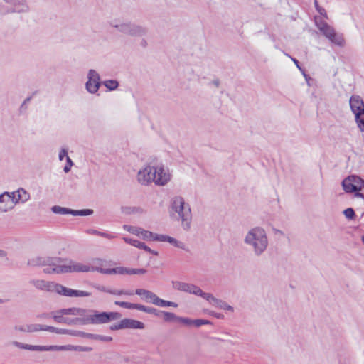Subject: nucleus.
I'll use <instances>...</instances> for the list:
<instances>
[{
  "instance_id": "obj_1",
  "label": "nucleus",
  "mask_w": 364,
  "mask_h": 364,
  "mask_svg": "<svg viewBox=\"0 0 364 364\" xmlns=\"http://www.w3.org/2000/svg\"><path fill=\"white\" fill-rule=\"evenodd\" d=\"M138 181L142 185L154 182L155 185L164 186L171 179V173L162 164L147 165L138 172Z\"/></svg>"
},
{
  "instance_id": "obj_2",
  "label": "nucleus",
  "mask_w": 364,
  "mask_h": 364,
  "mask_svg": "<svg viewBox=\"0 0 364 364\" xmlns=\"http://www.w3.org/2000/svg\"><path fill=\"white\" fill-rule=\"evenodd\" d=\"M78 325H99L105 324L111 321L121 318L122 314L119 312H100L94 309L77 308L75 312Z\"/></svg>"
},
{
  "instance_id": "obj_3",
  "label": "nucleus",
  "mask_w": 364,
  "mask_h": 364,
  "mask_svg": "<svg viewBox=\"0 0 364 364\" xmlns=\"http://www.w3.org/2000/svg\"><path fill=\"white\" fill-rule=\"evenodd\" d=\"M244 242L251 248L255 256L259 257L268 247L267 233L262 228L255 227L246 233Z\"/></svg>"
},
{
  "instance_id": "obj_4",
  "label": "nucleus",
  "mask_w": 364,
  "mask_h": 364,
  "mask_svg": "<svg viewBox=\"0 0 364 364\" xmlns=\"http://www.w3.org/2000/svg\"><path fill=\"white\" fill-rule=\"evenodd\" d=\"M171 213L175 215L178 220L181 221V226L184 230L191 228L192 213L191 206L185 202L183 197L176 196L171 200Z\"/></svg>"
},
{
  "instance_id": "obj_5",
  "label": "nucleus",
  "mask_w": 364,
  "mask_h": 364,
  "mask_svg": "<svg viewBox=\"0 0 364 364\" xmlns=\"http://www.w3.org/2000/svg\"><path fill=\"white\" fill-rule=\"evenodd\" d=\"M315 24L322 35H323L331 43L339 47L344 46L345 41L342 34L336 33L335 29L326 21H323L321 18H315Z\"/></svg>"
},
{
  "instance_id": "obj_6",
  "label": "nucleus",
  "mask_w": 364,
  "mask_h": 364,
  "mask_svg": "<svg viewBox=\"0 0 364 364\" xmlns=\"http://www.w3.org/2000/svg\"><path fill=\"white\" fill-rule=\"evenodd\" d=\"M350 110L360 132H364V102L360 96L353 95L349 100Z\"/></svg>"
},
{
  "instance_id": "obj_7",
  "label": "nucleus",
  "mask_w": 364,
  "mask_h": 364,
  "mask_svg": "<svg viewBox=\"0 0 364 364\" xmlns=\"http://www.w3.org/2000/svg\"><path fill=\"white\" fill-rule=\"evenodd\" d=\"M341 185L346 193H355L357 197L364 198L363 194L360 193L364 188V179L360 176L350 175L343 180Z\"/></svg>"
},
{
  "instance_id": "obj_8",
  "label": "nucleus",
  "mask_w": 364,
  "mask_h": 364,
  "mask_svg": "<svg viewBox=\"0 0 364 364\" xmlns=\"http://www.w3.org/2000/svg\"><path fill=\"white\" fill-rule=\"evenodd\" d=\"M110 25L117 29L118 31L131 36L141 37L146 35L148 31L146 27L132 22H122L119 23L112 22Z\"/></svg>"
},
{
  "instance_id": "obj_9",
  "label": "nucleus",
  "mask_w": 364,
  "mask_h": 364,
  "mask_svg": "<svg viewBox=\"0 0 364 364\" xmlns=\"http://www.w3.org/2000/svg\"><path fill=\"white\" fill-rule=\"evenodd\" d=\"M173 288L183 292H187L189 294H192L196 296H201L204 299H205V295L208 293L204 292L202 289L193 284L186 283L179 281H173L172 282Z\"/></svg>"
},
{
  "instance_id": "obj_10",
  "label": "nucleus",
  "mask_w": 364,
  "mask_h": 364,
  "mask_svg": "<svg viewBox=\"0 0 364 364\" xmlns=\"http://www.w3.org/2000/svg\"><path fill=\"white\" fill-rule=\"evenodd\" d=\"M53 292L68 297H85L91 295L88 291L72 289L55 282L53 284Z\"/></svg>"
},
{
  "instance_id": "obj_11",
  "label": "nucleus",
  "mask_w": 364,
  "mask_h": 364,
  "mask_svg": "<svg viewBox=\"0 0 364 364\" xmlns=\"http://www.w3.org/2000/svg\"><path fill=\"white\" fill-rule=\"evenodd\" d=\"M87 80L85 83V89L90 94H96L101 85L99 73L93 69L88 70L87 75Z\"/></svg>"
},
{
  "instance_id": "obj_12",
  "label": "nucleus",
  "mask_w": 364,
  "mask_h": 364,
  "mask_svg": "<svg viewBox=\"0 0 364 364\" xmlns=\"http://www.w3.org/2000/svg\"><path fill=\"white\" fill-rule=\"evenodd\" d=\"M65 273L68 272H90L92 270L87 263H82L74 260H69L64 264Z\"/></svg>"
},
{
  "instance_id": "obj_13",
  "label": "nucleus",
  "mask_w": 364,
  "mask_h": 364,
  "mask_svg": "<svg viewBox=\"0 0 364 364\" xmlns=\"http://www.w3.org/2000/svg\"><path fill=\"white\" fill-rule=\"evenodd\" d=\"M55 261H58V259L50 257L36 256L30 258L27 264L33 267L46 266L47 264H55Z\"/></svg>"
},
{
  "instance_id": "obj_14",
  "label": "nucleus",
  "mask_w": 364,
  "mask_h": 364,
  "mask_svg": "<svg viewBox=\"0 0 364 364\" xmlns=\"http://www.w3.org/2000/svg\"><path fill=\"white\" fill-rule=\"evenodd\" d=\"M205 296V299L211 305L225 311H229L231 312L234 311V308L232 306L229 305L227 302L215 297L212 294L208 293Z\"/></svg>"
},
{
  "instance_id": "obj_15",
  "label": "nucleus",
  "mask_w": 364,
  "mask_h": 364,
  "mask_svg": "<svg viewBox=\"0 0 364 364\" xmlns=\"http://www.w3.org/2000/svg\"><path fill=\"white\" fill-rule=\"evenodd\" d=\"M14 203L10 192L6 191L0 194V209L2 213L13 209L15 206Z\"/></svg>"
},
{
  "instance_id": "obj_16",
  "label": "nucleus",
  "mask_w": 364,
  "mask_h": 364,
  "mask_svg": "<svg viewBox=\"0 0 364 364\" xmlns=\"http://www.w3.org/2000/svg\"><path fill=\"white\" fill-rule=\"evenodd\" d=\"M12 200L14 202V204L21 203H24L30 199V194L24 188H19L17 191L10 192Z\"/></svg>"
},
{
  "instance_id": "obj_17",
  "label": "nucleus",
  "mask_w": 364,
  "mask_h": 364,
  "mask_svg": "<svg viewBox=\"0 0 364 364\" xmlns=\"http://www.w3.org/2000/svg\"><path fill=\"white\" fill-rule=\"evenodd\" d=\"M6 4L12 6L11 12L26 13L29 11L26 0H4Z\"/></svg>"
},
{
  "instance_id": "obj_18",
  "label": "nucleus",
  "mask_w": 364,
  "mask_h": 364,
  "mask_svg": "<svg viewBox=\"0 0 364 364\" xmlns=\"http://www.w3.org/2000/svg\"><path fill=\"white\" fill-rule=\"evenodd\" d=\"M58 259V261H55V264H47L48 267L43 269L44 273L46 274H64V264H61V262L65 260L60 257H54Z\"/></svg>"
},
{
  "instance_id": "obj_19",
  "label": "nucleus",
  "mask_w": 364,
  "mask_h": 364,
  "mask_svg": "<svg viewBox=\"0 0 364 364\" xmlns=\"http://www.w3.org/2000/svg\"><path fill=\"white\" fill-rule=\"evenodd\" d=\"M29 282L38 290L53 292L54 282L43 279H31Z\"/></svg>"
},
{
  "instance_id": "obj_20",
  "label": "nucleus",
  "mask_w": 364,
  "mask_h": 364,
  "mask_svg": "<svg viewBox=\"0 0 364 364\" xmlns=\"http://www.w3.org/2000/svg\"><path fill=\"white\" fill-rule=\"evenodd\" d=\"M123 240L124 241L127 243V244H129L134 247H136L139 249H141V250H145L146 252H148L152 255H158V252L151 250L150 247H149L144 242H140L137 240H134V239H132V238H129V237H123Z\"/></svg>"
},
{
  "instance_id": "obj_21",
  "label": "nucleus",
  "mask_w": 364,
  "mask_h": 364,
  "mask_svg": "<svg viewBox=\"0 0 364 364\" xmlns=\"http://www.w3.org/2000/svg\"><path fill=\"white\" fill-rule=\"evenodd\" d=\"M157 239H159V242H167L171 245H173L174 247H176L185 251H188V249L187 248L184 242L177 240L176 239L172 237L165 235H161Z\"/></svg>"
},
{
  "instance_id": "obj_22",
  "label": "nucleus",
  "mask_w": 364,
  "mask_h": 364,
  "mask_svg": "<svg viewBox=\"0 0 364 364\" xmlns=\"http://www.w3.org/2000/svg\"><path fill=\"white\" fill-rule=\"evenodd\" d=\"M136 294L141 296V299L146 301V302H150L154 304L155 299L157 296L154 292L144 289H137L135 291Z\"/></svg>"
},
{
  "instance_id": "obj_23",
  "label": "nucleus",
  "mask_w": 364,
  "mask_h": 364,
  "mask_svg": "<svg viewBox=\"0 0 364 364\" xmlns=\"http://www.w3.org/2000/svg\"><path fill=\"white\" fill-rule=\"evenodd\" d=\"M123 328H129V329H143L144 328V323L132 319V318H124L122 319Z\"/></svg>"
},
{
  "instance_id": "obj_24",
  "label": "nucleus",
  "mask_w": 364,
  "mask_h": 364,
  "mask_svg": "<svg viewBox=\"0 0 364 364\" xmlns=\"http://www.w3.org/2000/svg\"><path fill=\"white\" fill-rule=\"evenodd\" d=\"M15 330L21 331V332H36L38 331H41V324H26V325H21L16 326Z\"/></svg>"
},
{
  "instance_id": "obj_25",
  "label": "nucleus",
  "mask_w": 364,
  "mask_h": 364,
  "mask_svg": "<svg viewBox=\"0 0 364 364\" xmlns=\"http://www.w3.org/2000/svg\"><path fill=\"white\" fill-rule=\"evenodd\" d=\"M161 235L155 234L151 231L145 230L144 229H141L139 232V236L143 240H149V241H159L157 239Z\"/></svg>"
},
{
  "instance_id": "obj_26",
  "label": "nucleus",
  "mask_w": 364,
  "mask_h": 364,
  "mask_svg": "<svg viewBox=\"0 0 364 364\" xmlns=\"http://www.w3.org/2000/svg\"><path fill=\"white\" fill-rule=\"evenodd\" d=\"M105 262L100 259V258H94L91 259L90 262H88V266H90V268L92 269L90 272H98L99 269H102V267L104 265V263Z\"/></svg>"
},
{
  "instance_id": "obj_27",
  "label": "nucleus",
  "mask_w": 364,
  "mask_h": 364,
  "mask_svg": "<svg viewBox=\"0 0 364 364\" xmlns=\"http://www.w3.org/2000/svg\"><path fill=\"white\" fill-rule=\"evenodd\" d=\"M154 304L160 307L172 306L176 308L178 306L176 303L164 300L159 298L158 296H156Z\"/></svg>"
},
{
  "instance_id": "obj_28",
  "label": "nucleus",
  "mask_w": 364,
  "mask_h": 364,
  "mask_svg": "<svg viewBox=\"0 0 364 364\" xmlns=\"http://www.w3.org/2000/svg\"><path fill=\"white\" fill-rule=\"evenodd\" d=\"M86 232L91 235L101 236L107 239H113L116 237V235L114 233L100 232L94 229H88L86 230Z\"/></svg>"
},
{
  "instance_id": "obj_29",
  "label": "nucleus",
  "mask_w": 364,
  "mask_h": 364,
  "mask_svg": "<svg viewBox=\"0 0 364 364\" xmlns=\"http://www.w3.org/2000/svg\"><path fill=\"white\" fill-rule=\"evenodd\" d=\"M51 210L53 213L55 214H60V215H68L70 214L72 215V209H70L68 208H64L59 205H54L51 208Z\"/></svg>"
},
{
  "instance_id": "obj_30",
  "label": "nucleus",
  "mask_w": 364,
  "mask_h": 364,
  "mask_svg": "<svg viewBox=\"0 0 364 364\" xmlns=\"http://www.w3.org/2000/svg\"><path fill=\"white\" fill-rule=\"evenodd\" d=\"M41 331H47L53 333H55L57 334H65L66 329L65 328H55L53 326L41 325Z\"/></svg>"
},
{
  "instance_id": "obj_31",
  "label": "nucleus",
  "mask_w": 364,
  "mask_h": 364,
  "mask_svg": "<svg viewBox=\"0 0 364 364\" xmlns=\"http://www.w3.org/2000/svg\"><path fill=\"white\" fill-rule=\"evenodd\" d=\"M102 85L109 90H116L119 86V82L115 80H108L102 82Z\"/></svg>"
},
{
  "instance_id": "obj_32",
  "label": "nucleus",
  "mask_w": 364,
  "mask_h": 364,
  "mask_svg": "<svg viewBox=\"0 0 364 364\" xmlns=\"http://www.w3.org/2000/svg\"><path fill=\"white\" fill-rule=\"evenodd\" d=\"M161 315H163L164 320L165 321H166V322H170V321H178V318L179 317V316H177L173 313L167 312V311H161Z\"/></svg>"
},
{
  "instance_id": "obj_33",
  "label": "nucleus",
  "mask_w": 364,
  "mask_h": 364,
  "mask_svg": "<svg viewBox=\"0 0 364 364\" xmlns=\"http://www.w3.org/2000/svg\"><path fill=\"white\" fill-rule=\"evenodd\" d=\"M89 339L99 340L105 342H109L112 341V338L108 336H102L99 334L90 333L88 336Z\"/></svg>"
},
{
  "instance_id": "obj_34",
  "label": "nucleus",
  "mask_w": 364,
  "mask_h": 364,
  "mask_svg": "<svg viewBox=\"0 0 364 364\" xmlns=\"http://www.w3.org/2000/svg\"><path fill=\"white\" fill-rule=\"evenodd\" d=\"M93 213L92 209L72 210V215L74 216H87Z\"/></svg>"
},
{
  "instance_id": "obj_35",
  "label": "nucleus",
  "mask_w": 364,
  "mask_h": 364,
  "mask_svg": "<svg viewBox=\"0 0 364 364\" xmlns=\"http://www.w3.org/2000/svg\"><path fill=\"white\" fill-rule=\"evenodd\" d=\"M123 228L124 230H125L126 231L132 233V234H134L136 236H139V232L141 230V228H138V227H134V226H132V225H124L123 226Z\"/></svg>"
},
{
  "instance_id": "obj_36",
  "label": "nucleus",
  "mask_w": 364,
  "mask_h": 364,
  "mask_svg": "<svg viewBox=\"0 0 364 364\" xmlns=\"http://www.w3.org/2000/svg\"><path fill=\"white\" fill-rule=\"evenodd\" d=\"M92 350H93V348L90 346L71 345V351L91 352Z\"/></svg>"
},
{
  "instance_id": "obj_37",
  "label": "nucleus",
  "mask_w": 364,
  "mask_h": 364,
  "mask_svg": "<svg viewBox=\"0 0 364 364\" xmlns=\"http://www.w3.org/2000/svg\"><path fill=\"white\" fill-rule=\"evenodd\" d=\"M64 314L60 313V310L53 313V318L57 323H65V318L63 317Z\"/></svg>"
},
{
  "instance_id": "obj_38",
  "label": "nucleus",
  "mask_w": 364,
  "mask_h": 364,
  "mask_svg": "<svg viewBox=\"0 0 364 364\" xmlns=\"http://www.w3.org/2000/svg\"><path fill=\"white\" fill-rule=\"evenodd\" d=\"M343 214L348 220H353L355 217V211L352 208H348L344 210Z\"/></svg>"
},
{
  "instance_id": "obj_39",
  "label": "nucleus",
  "mask_w": 364,
  "mask_h": 364,
  "mask_svg": "<svg viewBox=\"0 0 364 364\" xmlns=\"http://www.w3.org/2000/svg\"><path fill=\"white\" fill-rule=\"evenodd\" d=\"M114 304L117 306H119L122 308L128 309H134V304L133 303L126 302V301H115Z\"/></svg>"
},
{
  "instance_id": "obj_40",
  "label": "nucleus",
  "mask_w": 364,
  "mask_h": 364,
  "mask_svg": "<svg viewBox=\"0 0 364 364\" xmlns=\"http://www.w3.org/2000/svg\"><path fill=\"white\" fill-rule=\"evenodd\" d=\"M77 307H72V308H68V309H62L60 310V313L64 314V315H75V312Z\"/></svg>"
},
{
  "instance_id": "obj_41",
  "label": "nucleus",
  "mask_w": 364,
  "mask_h": 364,
  "mask_svg": "<svg viewBox=\"0 0 364 364\" xmlns=\"http://www.w3.org/2000/svg\"><path fill=\"white\" fill-rule=\"evenodd\" d=\"M210 323H211L210 321L205 320V319L198 318V319L193 320V325H194L196 327H200L203 325H208V324H210Z\"/></svg>"
},
{
  "instance_id": "obj_42",
  "label": "nucleus",
  "mask_w": 364,
  "mask_h": 364,
  "mask_svg": "<svg viewBox=\"0 0 364 364\" xmlns=\"http://www.w3.org/2000/svg\"><path fill=\"white\" fill-rule=\"evenodd\" d=\"M114 274H129V268L123 267H114Z\"/></svg>"
},
{
  "instance_id": "obj_43",
  "label": "nucleus",
  "mask_w": 364,
  "mask_h": 364,
  "mask_svg": "<svg viewBox=\"0 0 364 364\" xmlns=\"http://www.w3.org/2000/svg\"><path fill=\"white\" fill-rule=\"evenodd\" d=\"M28 350L31 351H46L45 346H37V345H30L28 348Z\"/></svg>"
},
{
  "instance_id": "obj_44",
  "label": "nucleus",
  "mask_w": 364,
  "mask_h": 364,
  "mask_svg": "<svg viewBox=\"0 0 364 364\" xmlns=\"http://www.w3.org/2000/svg\"><path fill=\"white\" fill-rule=\"evenodd\" d=\"M73 166V162L72 159L70 158V156H67L66 165L63 168L64 172L68 173L70 171L71 167Z\"/></svg>"
},
{
  "instance_id": "obj_45",
  "label": "nucleus",
  "mask_w": 364,
  "mask_h": 364,
  "mask_svg": "<svg viewBox=\"0 0 364 364\" xmlns=\"http://www.w3.org/2000/svg\"><path fill=\"white\" fill-rule=\"evenodd\" d=\"M178 321L186 326H191L193 325V319L186 318V317H178Z\"/></svg>"
},
{
  "instance_id": "obj_46",
  "label": "nucleus",
  "mask_w": 364,
  "mask_h": 364,
  "mask_svg": "<svg viewBox=\"0 0 364 364\" xmlns=\"http://www.w3.org/2000/svg\"><path fill=\"white\" fill-rule=\"evenodd\" d=\"M68 156V149L66 148L62 147L58 154V159L60 161H63L64 158L67 159Z\"/></svg>"
},
{
  "instance_id": "obj_47",
  "label": "nucleus",
  "mask_w": 364,
  "mask_h": 364,
  "mask_svg": "<svg viewBox=\"0 0 364 364\" xmlns=\"http://www.w3.org/2000/svg\"><path fill=\"white\" fill-rule=\"evenodd\" d=\"M146 272L144 269H130L129 268V274H143Z\"/></svg>"
},
{
  "instance_id": "obj_48",
  "label": "nucleus",
  "mask_w": 364,
  "mask_h": 364,
  "mask_svg": "<svg viewBox=\"0 0 364 364\" xmlns=\"http://www.w3.org/2000/svg\"><path fill=\"white\" fill-rule=\"evenodd\" d=\"M161 311L160 310H158L153 307H148L146 313L154 314L156 316H161Z\"/></svg>"
},
{
  "instance_id": "obj_49",
  "label": "nucleus",
  "mask_w": 364,
  "mask_h": 364,
  "mask_svg": "<svg viewBox=\"0 0 364 364\" xmlns=\"http://www.w3.org/2000/svg\"><path fill=\"white\" fill-rule=\"evenodd\" d=\"M12 344L18 348L25 349V350H28V348L29 346V344L23 343H21L18 341H14L12 343Z\"/></svg>"
},
{
  "instance_id": "obj_50",
  "label": "nucleus",
  "mask_w": 364,
  "mask_h": 364,
  "mask_svg": "<svg viewBox=\"0 0 364 364\" xmlns=\"http://www.w3.org/2000/svg\"><path fill=\"white\" fill-rule=\"evenodd\" d=\"M99 272L104 274H114V268H109V269H105L102 267V269H99Z\"/></svg>"
},
{
  "instance_id": "obj_51",
  "label": "nucleus",
  "mask_w": 364,
  "mask_h": 364,
  "mask_svg": "<svg viewBox=\"0 0 364 364\" xmlns=\"http://www.w3.org/2000/svg\"><path fill=\"white\" fill-rule=\"evenodd\" d=\"M92 287L96 289L98 291H102V292H109V288H107L106 287L100 284H95L92 285Z\"/></svg>"
},
{
  "instance_id": "obj_52",
  "label": "nucleus",
  "mask_w": 364,
  "mask_h": 364,
  "mask_svg": "<svg viewBox=\"0 0 364 364\" xmlns=\"http://www.w3.org/2000/svg\"><path fill=\"white\" fill-rule=\"evenodd\" d=\"M65 323L68 325H78L77 318H66Z\"/></svg>"
},
{
  "instance_id": "obj_53",
  "label": "nucleus",
  "mask_w": 364,
  "mask_h": 364,
  "mask_svg": "<svg viewBox=\"0 0 364 364\" xmlns=\"http://www.w3.org/2000/svg\"><path fill=\"white\" fill-rule=\"evenodd\" d=\"M110 329L112 331H117V330L124 329L122 320L118 323H114V324L110 326Z\"/></svg>"
},
{
  "instance_id": "obj_54",
  "label": "nucleus",
  "mask_w": 364,
  "mask_h": 364,
  "mask_svg": "<svg viewBox=\"0 0 364 364\" xmlns=\"http://www.w3.org/2000/svg\"><path fill=\"white\" fill-rule=\"evenodd\" d=\"M58 351H71V345L58 346Z\"/></svg>"
},
{
  "instance_id": "obj_55",
  "label": "nucleus",
  "mask_w": 364,
  "mask_h": 364,
  "mask_svg": "<svg viewBox=\"0 0 364 364\" xmlns=\"http://www.w3.org/2000/svg\"><path fill=\"white\" fill-rule=\"evenodd\" d=\"M148 307L149 306H144V305H142V304H134V309H137V310L146 312V313L147 311Z\"/></svg>"
},
{
  "instance_id": "obj_56",
  "label": "nucleus",
  "mask_w": 364,
  "mask_h": 364,
  "mask_svg": "<svg viewBox=\"0 0 364 364\" xmlns=\"http://www.w3.org/2000/svg\"><path fill=\"white\" fill-rule=\"evenodd\" d=\"M208 314L218 319H223L224 318V315L221 313H218V312L210 311L208 312Z\"/></svg>"
},
{
  "instance_id": "obj_57",
  "label": "nucleus",
  "mask_w": 364,
  "mask_h": 364,
  "mask_svg": "<svg viewBox=\"0 0 364 364\" xmlns=\"http://www.w3.org/2000/svg\"><path fill=\"white\" fill-rule=\"evenodd\" d=\"M109 294H113V295H117L120 296L122 295V289H109Z\"/></svg>"
},
{
  "instance_id": "obj_58",
  "label": "nucleus",
  "mask_w": 364,
  "mask_h": 364,
  "mask_svg": "<svg viewBox=\"0 0 364 364\" xmlns=\"http://www.w3.org/2000/svg\"><path fill=\"white\" fill-rule=\"evenodd\" d=\"M75 335H76L75 336H77V337H82V338H88V336H90V333H85L83 331H77Z\"/></svg>"
},
{
  "instance_id": "obj_59",
  "label": "nucleus",
  "mask_w": 364,
  "mask_h": 364,
  "mask_svg": "<svg viewBox=\"0 0 364 364\" xmlns=\"http://www.w3.org/2000/svg\"><path fill=\"white\" fill-rule=\"evenodd\" d=\"M46 351H58L57 345L45 346Z\"/></svg>"
},
{
  "instance_id": "obj_60",
  "label": "nucleus",
  "mask_w": 364,
  "mask_h": 364,
  "mask_svg": "<svg viewBox=\"0 0 364 364\" xmlns=\"http://www.w3.org/2000/svg\"><path fill=\"white\" fill-rule=\"evenodd\" d=\"M317 11H318V13L322 15V16H324L326 17H327V14H326V10L323 9V8H321V7H317Z\"/></svg>"
},
{
  "instance_id": "obj_61",
  "label": "nucleus",
  "mask_w": 364,
  "mask_h": 364,
  "mask_svg": "<svg viewBox=\"0 0 364 364\" xmlns=\"http://www.w3.org/2000/svg\"><path fill=\"white\" fill-rule=\"evenodd\" d=\"M76 330H70V329H66V332H65V334H68V335H70V336H75V333H76Z\"/></svg>"
},
{
  "instance_id": "obj_62",
  "label": "nucleus",
  "mask_w": 364,
  "mask_h": 364,
  "mask_svg": "<svg viewBox=\"0 0 364 364\" xmlns=\"http://www.w3.org/2000/svg\"><path fill=\"white\" fill-rule=\"evenodd\" d=\"M122 295H129L132 296L134 294V291L132 290H122Z\"/></svg>"
},
{
  "instance_id": "obj_63",
  "label": "nucleus",
  "mask_w": 364,
  "mask_h": 364,
  "mask_svg": "<svg viewBox=\"0 0 364 364\" xmlns=\"http://www.w3.org/2000/svg\"><path fill=\"white\" fill-rule=\"evenodd\" d=\"M31 99V97H27L26 99L24 100L23 102L22 103L21 105V107H23V106H25L27 103H28L30 102Z\"/></svg>"
},
{
  "instance_id": "obj_64",
  "label": "nucleus",
  "mask_w": 364,
  "mask_h": 364,
  "mask_svg": "<svg viewBox=\"0 0 364 364\" xmlns=\"http://www.w3.org/2000/svg\"><path fill=\"white\" fill-rule=\"evenodd\" d=\"M6 255H7L6 252L0 249V257H6Z\"/></svg>"
}]
</instances>
